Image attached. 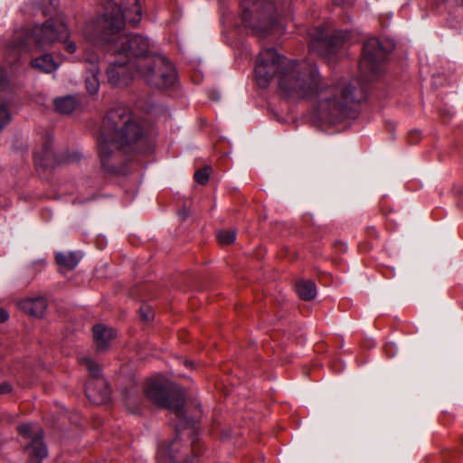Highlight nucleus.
Listing matches in <instances>:
<instances>
[{"instance_id":"nucleus-20","label":"nucleus","mask_w":463,"mask_h":463,"mask_svg":"<svg viewBox=\"0 0 463 463\" xmlns=\"http://www.w3.org/2000/svg\"><path fill=\"white\" fill-rule=\"evenodd\" d=\"M76 100L72 96L58 98L54 100V106L58 112L61 114H70L76 108Z\"/></svg>"},{"instance_id":"nucleus-18","label":"nucleus","mask_w":463,"mask_h":463,"mask_svg":"<svg viewBox=\"0 0 463 463\" xmlns=\"http://www.w3.org/2000/svg\"><path fill=\"white\" fill-rule=\"evenodd\" d=\"M298 296L304 300H311L317 295V287L314 281L310 279H301L296 285Z\"/></svg>"},{"instance_id":"nucleus-12","label":"nucleus","mask_w":463,"mask_h":463,"mask_svg":"<svg viewBox=\"0 0 463 463\" xmlns=\"http://www.w3.org/2000/svg\"><path fill=\"white\" fill-rule=\"evenodd\" d=\"M348 31H336L330 37H326L324 32H319L310 43V48L319 55L328 57L334 55L343 43L348 40Z\"/></svg>"},{"instance_id":"nucleus-15","label":"nucleus","mask_w":463,"mask_h":463,"mask_svg":"<svg viewBox=\"0 0 463 463\" xmlns=\"http://www.w3.org/2000/svg\"><path fill=\"white\" fill-rule=\"evenodd\" d=\"M115 336L116 332L111 327L104 325H97L93 327V339L98 352L106 351Z\"/></svg>"},{"instance_id":"nucleus-11","label":"nucleus","mask_w":463,"mask_h":463,"mask_svg":"<svg viewBox=\"0 0 463 463\" xmlns=\"http://www.w3.org/2000/svg\"><path fill=\"white\" fill-rule=\"evenodd\" d=\"M18 432L30 439L25 450L32 458L28 463H42V460L47 457V449L44 445L43 431L36 424H21L17 427Z\"/></svg>"},{"instance_id":"nucleus-5","label":"nucleus","mask_w":463,"mask_h":463,"mask_svg":"<svg viewBox=\"0 0 463 463\" xmlns=\"http://www.w3.org/2000/svg\"><path fill=\"white\" fill-rule=\"evenodd\" d=\"M180 420L184 428L187 429V433H178L176 438L169 444H163L159 447L156 453L158 463H190L193 456L197 454L196 438L194 436V427L195 420L186 415V420Z\"/></svg>"},{"instance_id":"nucleus-26","label":"nucleus","mask_w":463,"mask_h":463,"mask_svg":"<svg viewBox=\"0 0 463 463\" xmlns=\"http://www.w3.org/2000/svg\"><path fill=\"white\" fill-rule=\"evenodd\" d=\"M7 87V80L5 72L0 68V91Z\"/></svg>"},{"instance_id":"nucleus-13","label":"nucleus","mask_w":463,"mask_h":463,"mask_svg":"<svg viewBox=\"0 0 463 463\" xmlns=\"http://www.w3.org/2000/svg\"><path fill=\"white\" fill-rule=\"evenodd\" d=\"M131 69L133 68L128 56H121L120 61H111L106 71L109 83L114 87L127 86L133 77Z\"/></svg>"},{"instance_id":"nucleus-22","label":"nucleus","mask_w":463,"mask_h":463,"mask_svg":"<svg viewBox=\"0 0 463 463\" xmlns=\"http://www.w3.org/2000/svg\"><path fill=\"white\" fill-rule=\"evenodd\" d=\"M211 168L206 166L202 169H199L194 174L195 181L200 184H205L210 176Z\"/></svg>"},{"instance_id":"nucleus-7","label":"nucleus","mask_w":463,"mask_h":463,"mask_svg":"<svg viewBox=\"0 0 463 463\" xmlns=\"http://www.w3.org/2000/svg\"><path fill=\"white\" fill-rule=\"evenodd\" d=\"M274 5L271 0H242L241 18L256 33H266L273 26Z\"/></svg>"},{"instance_id":"nucleus-30","label":"nucleus","mask_w":463,"mask_h":463,"mask_svg":"<svg viewBox=\"0 0 463 463\" xmlns=\"http://www.w3.org/2000/svg\"><path fill=\"white\" fill-rule=\"evenodd\" d=\"M192 364H193V363H192V362H189V361H186V362H185V365H186L187 367L192 366Z\"/></svg>"},{"instance_id":"nucleus-24","label":"nucleus","mask_w":463,"mask_h":463,"mask_svg":"<svg viewBox=\"0 0 463 463\" xmlns=\"http://www.w3.org/2000/svg\"><path fill=\"white\" fill-rule=\"evenodd\" d=\"M140 317L144 321H149L154 317V312L149 307H143L139 309Z\"/></svg>"},{"instance_id":"nucleus-25","label":"nucleus","mask_w":463,"mask_h":463,"mask_svg":"<svg viewBox=\"0 0 463 463\" xmlns=\"http://www.w3.org/2000/svg\"><path fill=\"white\" fill-rule=\"evenodd\" d=\"M420 138V134L418 130L411 131L409 134V142L411 144H416Z\"/></svg>"},{"instance_id":"nucleus-16","label":"nucleus","mask_w":463,"mask_h":463,"mask_svg":"<svg viewBox=\"0 0 463 463\" xmlns=\"http://www.w3.org/2000/svg\"><path fill=\"white\" fill-rule=\"evenodd\" d=\"M19 305L25 313L36 317H42L47 308V301L43 297L26 298Z\"/></svg>"},{"instance_id":"nucleus-14","label":"nucleus","mask_w":463,"mask_h":463,"mask_svg":"<svg viewBox=\"0 0 463 463\" xmlns=\"http://www.w3.org/2000/svg\"><path fill=\"white\" fill-rule=\"evenodd\" d=\"M83 61L86 63V89L90 94H96L99 90V57L90 47H85Z\"/></svg>"},{"instance_id":"nucleus-9","label":"nucleus","mask_w":463,"mask_h":463,"mask_svg":"<svg viewBox=\"0 0 463 463\" xmlns=\"http://www.w3.org/2000/svg\"><path fill=\"white\" fill-rule=\"evenodd\" d=\"M81 364L86 366L90 379L85 386V392L88 399L95 404L107 402L110 397V387L101 376L99 365L90 357L80 358Z\"/></svg>"},{"instance_id":"nucleus-6","label":"nucleus","mask_w":463,"mask_h":463,"mask_svg":"<svg viewBox=\"0 0 463 463\" xmlns=\"http://www.w3.org/2000/svg\"><path fill=\"white\" fill-rule=\"evenodd\" d=\"M146 395L149 401L160 408H166L176 417L186 420V412L184 409V394L181 388L163 383L159 380H149L146 387Z\"/></svg>"},{"instance_id":"nucleus-1","label":"nucleus","mask_w":463,"mask_h":463,"mask_svg":"<svg viewBox=\"0 0 463 463\" xmlns=\"http://www.w3.org/2000/svg\"><path fill=\"white\" fill-rule=\"evenodd\" d=\"M254 73L260 88L276 79L279 94L286 99H316L318 118L328 124L351 117V105L364 98V87L358 80L340 79L326 84L316 64L287 59L272 48L260 52Z\"/></svg>"},{"instance_id":"nucleus-29","label":"nucleus","mask_w":463,"mask_h":463,"mask_svg":"<svg viewBox=\"0 0 463 463\" xmlns=\"http://www.w3.org/2000/svg\"><path fill=\"white\" fill-rule=\"evenodd\" d=\"M9 317L7 311L0 309V323L5 322Z\"/></svg>"},{"instance_id":"nucleus-23","label":"nucleus","mask_w":463,"mask_h":463,"mask_svg":"<svg viewBox=\"0 0 463 463\" xmlns=\"http://www.w3.org/2000/svg\"><path fill=\"white\" fill-rule=\"evenodd\" d=\"M11 120V114L5 106H0V130Z\"/></svg>"},{"instance_id":"nucleus-3","label":"nucleus","mask_w":463,"mask_h":463,"mask_svg":"<svg viewBox=\"0 0 463 463\" xmlns=\"http://www.w3.org/2000/svg\"><path fill=\"white\" fill-rule=\"evenodd\" d=\"M142 128L125 106L110 109L103 119L97 139L99 156L104 171L121 173L120 150H137L143 143Z\"/></svg>"},{"instance_id":"nucleus-8","label":"nucleus","mask_w":463,"mask_h":463,"mask_svg":"<svg viewBox=\"0 0 463 463\" xmlns=\"http://www.w3.org/2000/svg\"><path fill=\"white\" fill-rule=\"evenodd\" d=\"M391 49L390 43L381 42L377 38H370L365 42L359 62L363 80H371L383 71V62Z\"/></svg>"},{"instance_id":"nucleus-27","label":"nucleus","mask_w":463,"mask_h":463,"mask_svg":"<svg viewBox=\"0 0 463 463\" xmlns=\"http://www.w3.org/2000/svg\"><path fill=\"white\" fill-rule=\"evenodd\" d=\"M12 391V387L8 383H0V394L8 393Z\"/></svg>"},{"instance_id":"nucleus-31","label":"nucleus","mask_w":463,"mask_h":463,"mask_svg":"<svg viewBox=\"0 0 463 463\" xmlns=\"http://www.w3.org/2000/svg\"><path fill=\"white\" fill-rule=\"evenodd\" d=\"M180 214L182 215V218H186L187 216V213H180Z\"/></svg>"},{"instance_id":"nucleus-33","label":"nucleus","mask_w":463,"mask_h":463,"mask_svg":"<svg viewBox=\"0 0 463 463\" xmlns=\"http://www.w3.org/2000/svg\"><path fill=\"white\" fill-rule=\"evenodd\" d=\"M342 247H343V250H346V246L344 243L342 244Z\"/></svg>"},{"instance_id":"nucleus-21","label":"nucleus","mask_w":463,"mask_h":463,"mask_svg":"<svg viewBox=\"0 0 463 463\" xmlns=\"http://www.w3.org/2000/svg\"><path fill=\"white\" fill-rule=\"evenodd\" d=\"M216 238L220 244L229 245L235 241L236 232L231 230L219 231L216 234Z\"/></svg>"},{"instance_id":"nucleus-19","label":"nucleus","mask_w":463,"mask_h":463,"mask_svg":"<svg viewBox=\"0 0 463 463\" xmlns=\"http://www.w3.org/2000/svg\"><path fill=\"white\" fill-rule=\"evenodd\" d=\"M56 262L59 266L66 268L68 269H73L79 263L80 256L75 252L69 253H57Z\"/></svg>"},{"instance_id":"nucleus-28","label":"nucleus","mask_w":463,"mask_h":463,"mask_svg":"<svg viewBox=\"0 0 463 463\" xmlns=\"http://www.w3.org/2000/svg\"><path fill=\"white\" fill-rule=\"evenodd\" d=\"M335 5H353V0H333Z\"/></svg>"},{"instance_id":"nucleus-10","label":"nucleus","mask_w":463,"mask_h":463,"mask_svg":"<svg viewBox=\"0 0 463 463\" xmlns=\"http://www.w3.org/2000/svg\"><path fill=\"white\" fill-rule=\"evenodd\" d=\"M164 65H155L148 70L134 67L137 75L146 81L151 87L156 89H167L171 87L176 80V72L173 65L163 56Z\"/></svg>"},{"instance_id":"nucleus-2","label":"nucleus","mask_w":463,"mask_h":463,"mask_svg":"<svg viewBox=\"0 0 463 463\" xmlns=\"http://www.w3.org/2000/svg\"><path fill=\"white\" fill-rule=\"evenodd\" d=\"M141 17L138 0H122L120 5L109 1L103 15L86 25L84 38L90 45L104 48L113 55L128 56L132 68L139 66L148 70L147 67L164 65L161 55L152 51L147 38L139 34H120L127 22L137 24Z\"/></svg>"},{"instance_id":"nucleus-17","label":"nucleus","mask_w":463,"mask_h":463,"mask_svg":"<svg viewBox=\"0 0 463 463\" xmlns=\"http://www.w3.org/2000/svg\"><path fill=\"white\" fill-rule=\"evenodd\" d=\"M33 68L39 70L45 73H51L58 69L60 63L55 61L52 56L49 53L42 54L41 56L31 61Z\"/></svg>"},{"instance_id":"nucleus-4","label":"nucleus","mask_w":463,"mask_h":463,"mask_svg":"<svg viewBox=\"0 0 463 463\" xmlns=\"http://www.w3.org/2000/svg\"><path fill=\"white\" fill-rule=\"evenodd\" d=\"M69 32L66 24L60 20H48L43 24L35 25L30 33H26L15 44V48L21 52H32V44L41 51L52 46L55 42H64L65 50L75 52L77 46L74 42L67 41Z\"/></svg>"},{"instance_id":"nucleus-32","label":"nucleus","mask_w":463,"mask_h":463,"mask_svg":"<svg viewBox=\"0 0 463 463\" xmlns=\"http://www.w3.org/2000/svg\"><path fill=\"white\" fill-rule=\"evenodd\" d=\"M212 99H219V96H218V95H214V96H213V97H212Z\"/></svg>"}]
</instances>
